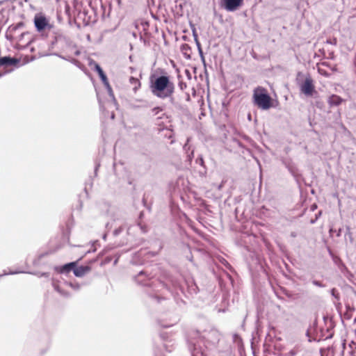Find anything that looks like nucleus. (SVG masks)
<instances>
[{
    "label": "nucleus",
    "instance_id": "de8ad7c7",
    "mask_svg": "<svg viewBox=\"0 0 356 356\" xmlns=\"http://www.w3.org/2000/svg\"><path fill=\"white\" fill-rule=\"evenodd\" d=\"M197 49H198V50H199V49H200V48H202V47H201V44H197Z\"/></svg>",
    "mask_w": 356,
    "mask_h": 356
},
{
    "label": "nucleus",
    "instance_id": "412c9836",
    "mask_svg": "<svg viewBox=\"0 0 356 356\" xmlns=\"http://www.w3.org/2000/svg\"><path fill=\"white\" fill-rule=\"evenodd\" d=\"M129 83L133 86V90L136 92L140 87V81L138 79L134 76L129 77Z\"/></svg>",
    "mask_w": 356,
    "mask_h": 356
},
{
    "label": "nucleus",
    "instance_id": "bb28decb",
    "mask_svg": "<svg viewBox=\"0 0 356 356\" xmlns=\"http://www.w3.org/2000/svg\"><path fill=\"white\" fill-rule=\"evenodd\" d=\"M178 86H179V89L183 91L186 88L187 85H186V83L184 82L183 81H179V83H178Z\"/></svg>",
    "mask_w": 356,
    "mask_h": 356
},
{
    "label": "nucleus",
    "instance_id": "a18cd8bd",
    "mask_svg": "<svg viewBox=\"0 0 356 356\" xmlns=\"http://www.w3.org/2000/svg\"><path fill=\"white\" fill-rule=\"evenodd\" d=\"M316 205H315V204L312 205V210H314V209H316Z\"/></svg>",
    "mask_w": 356,
    "mask_h": 356
},
{
    "label": "nucleus",
    "instance_id": "3c124183",
    "mask_svg": "<svg viewBox=\"0 0 356 356\" xmlns=\"http://www.w3.org/2000/svg\"><path fill=\"white\" fill-rule=\"evenodd\" d=\"M314 222H315V220H312L311 221V223H314Z\"/></svg>",
    "mask_w": 356,
    "mask_h": 356
},
{
    "label": "nucleus",
    "instance_id": "20e7f679",
    "mask_svg": "<svg viewBox=\"0 0 356 356\" xmlns=\"http://www.w3.org/2000/svg\"><path fill=\"white\" fill-rule=\"evenodd\" d=\"M57 42L59 43V51L65 55L78 56L81 54L77 45L69 37H60Z\"/></svg>",
    "mask_w": 356,
    "mask_h": 356
},
{
    "label": "nucleus",
    "instance_id": "f8f14e48",
    "mask_svg": "<svg viewBox=\"0 0 356 356\" xmlns=\"http://www.w3.org/2000/svg\"><path fill=\"white\" fill-rule=\"evenodd\" d=\"M90 270L91 267L90 266H80L77 267L76 264L73 273L76 277H81Z\"/></svg>",
    "mask_w": 356,
    "mask_h": 356
},
{
    "label": "nucleus",
    "instance_id": "7c9ffc66",
    "mask_svg": "<svg viewBox=\"0 0 356 356\" xmlns=\"http://www.w3.org/2000/svg\"><path fill=\"white\" fill-rule=\"evenodd\" d=\"M24 273V271H10L9 273H4L2 275H0V278L6 275H15L17 273Z\"/></svg>",
    "mask_w": 356,
    "mask_h": 356
},
{
    "label": "nucleus",
    "instance_id": "6ab92c4d",
    "mask_svg": "<svg viewBox=\"0 0 356 356\" xmlns=\"http://www.w3.org/2000/svg\"><path fill=\"white\" fill-rule=\"evenodd\" d=\"M303 350V348L301 345H296L293 349L289 351L287 353L288 356H296L300 353Z\"/></svg>",
    "mask_w": 356,
    "mask_h": 356
},
{
    "label": "nucleus",
    "instance_id": "ea45409f",
    "mask_svg": "<svg viewBox=\"0 0 356 356\" xmlns=\"http://www.w3.org/2000/svg\"><path fill=\"white\" fill-rule=\"evenodd\" d=\"M291 236L292 237H296L297 235H296V232H291Z\"/></svg>",
    "mask_w": 356,
    "mask_h": 356
},
{
    "label": "nucleus",
    "instance_id": "37998d69",
    "mask_svg": "<svg viewBox=\"0 0 356 356\" xmlns=\"http://www.w3.org/2000/svg\"><path fill=\"white\" fill-rule=\"evenodd\" d=\"M188 259L189 261H193V257L191 256V257H188Z\"/></svg>",
    "mask_w": 356,
    "mask_h": 356
},
{
    "label": "nucleus",
    "instance_id": "c03bdc74",
    "mask_svg": "<svg viewBox=\"0 0 356 356\" xmlns=\"http://www.w3.org/2000/svg\"><path fill=\"white\" fill-rule=\"evenodd\" d=\"M153 297H154V298L158 299V300L159 299V296H158V295L153 296Z\"/></svg>",
    "mask_w": 356,
    "mask_h": 356
},
{
    "label": "nucleus",
    "instance_id": "5701e85b",
    "mask_svg": "<svg viewBox=\"0 0 356 356\" xmlns=\"http://www.w3.org/2000/svg\"><path fill=\"white\" fill-rule=\"evenodd\" d=\"M321 356H334V350L332 348H329L327 350H321Z\"/></svg>",
    "mask_w": 356,
    "mask_h": 356
},
{
    "label": "nucleus",
    "instance_id": "79ce46f5",
    "mask_svg": "<svg viewBox=\"0 0 356 356\" xmlns=\"http://www.w3.org/2000/svg\"><path fill=\"white\" fill-rule=\"evenodd\" d=\"M98 167H99V165H97L95 166V174L97 173V171Z\"/></svg>",
    "mask_w": 356,
    "mask_h": 356
},
{
    "label": "nucleus",
    "instance_id": "72a5a7b5",
    "mask_svg": "<svg viewBox=\"0 0 356 356\" xmlns=\"http://www.w3.org/2000/svg\"><path fill=\"white\" fill-rule=\"evenodd\" d=\"M193 36H194V40L195 41L196 45L200 44V42H199L198 38H197V35L195 31H193Z\"/></svg>",
    "mask_w": 356,
    "mask_h": 356
},
{
    "label": "nucleus",
    "instance_id": "f03ea898",
    "mask_svg": "<svg viewBox=\"0 0 356 356\" xmlns=\"http://www.w3.org/2000/svg\"><path fill=\"white\" fill-rule=\"evenodd\" d=\"M154 275L149 273L147 269L141 270L136 276V281L142 286L151 288L154 291H159L165 285L161 280L156 279Z\"/></svg>",
    "mask_w": 356,
    "mask_h": 356
},
{
    "label": "nucleus",
    "instance_id": "c756f323",
    "mask_svg": "<svg viewBox=\"0 0 356 356\" xmlns=\"http://www.w3.org/2000/svg\"><path fill=\"white\" fill-rule=\"evenodd\" d=\"M312 284L318 287H324L325 286V285L321 282L318 281V280H313Z\"/></svg>",
    "mask_w": 356,
    "mask_h": 356
},
{
    "label": "nucleus",
    "instance_id": "58836bf2",
    "mask_svg": "<svg viewBox=\"0 0 356 356\" xmlns=\"http://www.w3.org/2000/svg\"><path fill=\"white\" fill-rule=\"evenodd\" d=\"M346 309H347V312H351L353 310V309L351 308L350 305H346Z\"/></svg>",
    "mask_w": 356,
    "mask_h": 356
},
{
    "label": "nucleus",
    "instance_id": "ddd939ff",
    "mask_svg": "<svg viewBox=\"0 0 356 356\" xmlns=\"http://www.w3.org/2000/svg\"><path fill=\"white\" fill-rule=\"evenodd\" d=\"M189 138H187L186 144L184 145L183 149L186 154V161L191 164L194 156V149L188 145Z\"/></svg>",
    "mask_w": 356,
    "mask_h": 356
},
{
    "label": "nucleus",
    "instance_id": "b1692460",
    "mask_svg": "<svg viewBox=\"0 0 356 356\" xmlns=\"http://www.w3.org/2000/svg\"><path fill=\"white\" fill-rule=\"evenodd\" d=\"M195 163L199 164L200 166L203 167V168L206 170V167L204 165V161L202 155H199L195 159Z\"/></svg>",
    "mask_w": 356,
    "mask_h": 356
},
{
    "label": "nucleus",
    "instance_id": "39448f33",
    "mask_svg": "<svg viewBox=\"0 0 356 356\" xmlns=\"http://www.w3.org/2000/svg\"><path fill=\"white\" fill-rule=\"evenodd\" d=\"M200 337L202 339L206 348H215L220 340L221 334L218 330L210 328L205 330L201 333Z\"/></svg>",
    "mask_w": 356,
    "mask_h": 356
},
{
    "label": "nucleus",
    "instance_id": "4468645a",
    "mask_svg": "<svg viewBox=\"0 0 356 356\" xmlns=\"http://www.w3.org/2000/svg\"><path fill=\"white\" fill-rule=\"evenodd\" d=\"M76 262H70L60 267H56V270L60 273H69L71 270L74 271V268L75 267Z\"/></svg>",
    "mask_w": 356,
    "mask_h": 356
},
{
    "label": "nucleus",
    "instance_id": "c9c22d12",
    "mask_svg": "<svg viewBox=\"0 0 356 356\" xmlns=\"http://www.w3.org/2000/svg\"><path fill=\"white\" fill-rule=\"evenodd\" d=\"M102 83H104V85L106 89H110L111 86L108 83V79H106V81H102Z\"/></svg>",
    "mask_w": 356,
    "mask_h": 356
},
{
    "label": "nucleus",
    "instance_id": "a211bd4d",
    "mask_svg": "<svg viewBox=\"0 0 356 356\" xmlns=\"http://www.w3.org/2000/svg\"><path fill=\"white\" fill-rule=\"evenodd\" d=\"M181 51L183 54L184 56L187 58H191V47L188 44H181L180 47Z\"/></svg>",
    "mask_w": 356,
    "mask_h": 356
},
{
    "label": "nucleus",
    "instance_id": "7ed1b4c3",
    "mask_svg": "<svg viewBox=\"0 0 356 356\" xmlns=\"http://www.w3.org/2000/svg\"><path fill=\"white\" fill-rule=\"evenodd\" d=\"M253 101L258 108L263 110H268L272 106L271 97L262 87H257L254 90Z\"/></svg>",
    "mask_w": 356,
    "mask_h": 356
},
{
    "label": "nucleus",
    "instance_id": "a878e982",
    "mask_svg": "<svg viewBox=\"0 0 356 356\" xmlns=\"http://www.w3.org/2000/svg\"><path fill=\"white\" fill-rule=\"evenodd\" d=\"M67 285H69L74 290H79L80 289V285L76 282H65Z\"/></svg>",
    "mask_w": 356,
    "mask_h": 356
},
{
    "label": "nucleus",
    "instance_id": "cd10ccee",
    "mask_svg": "<svg viewBox=\"0 0 356 356\" xmlns=\"http://www.w3.org/2000/svg\"><path fill=\"white\" fill-rule=\"evenodd\" d=\"M162 111V108L161 107H154L152 109V112L153 113L154 115H157L160 111Z\"/></svg>",
    "mask_w": 356,
    "mask_h": 356
},
{
    "label": "nucleus",
    "instance_id": "c85d7f7f",
    "mask_svg": "<svg viewBox=\"0 0 356 356\" xmlns=\"http://www.w3.org/2000/svg\"><path fill=\"white\" fill-rule=\"evenodd\" d=\"M124 228L122 227H120L118 229H115L113 232L114 236H118L122 231Z\"/></svg>",
    "mask_w": 356,
    "mask_h": 356
},
{
    "label": "nucleus",
    "instance_id": "f704fd0d",
    "mask_svg": "<svg viewBox=\"0 0 356 356\" xmlns=\"http://www.w3.org/2000/svg\"><path fill=\"white\" fill-rule=\"evenodd\" d=\"M39 277H49V273H40L38 274Z\"/></svg>",
    "mask_w": 356,
    "mask_h": 356
},
{
    "label": "nucleus",
    "instance_id": "2eb2a0df",
    "mask_svg": "<svg viewBox=\"0 0 356 356\" xmlns=\"http://www.w3.org/2000/svg\"><path fill=\"white\" fill-rule=\"evenodd\" d=\"M284 164L293 177L298 175V168L291 161H284Z\"/></svg>",
    "mask_w": 356,
    "mask_h": 356
},
{
    "label": "nucleus",
    "instance_id": "e433bc0d",
    "mask_svg": "<svg viewBox=\"0 0 356 356\" xmlns=\"http://www.w3.org/2000/svg\"><path fill=\"white\" fill-rule=\"evenodd\" d=\"M198 52H199V54H200L202 61L204 62V55H203V51H202V48H200V49L198 50Z\"/></svg>",
    "mask_w": 356,
    "mask_h": 356
},
{
    "label": "nucleus",
    "instance_id": "9b49d317",
    "mask_svg": "<svg viewBox=\"0 0 356 356\" xmlns=\"http://www.w3.org/2000/svg\"><path fill=\"white\" fill-rule=\"evenodd\" d=\"M19 63V60L15 58L10 56L0 57V66L8 67L16 65Z\"/></svg>",
    "mask_w": 356,
    "mask_h": 356
},
{
    "label": "nucleus",
    "instance_id": "864d4df0",
    "mask_svg": "<svg viewBox=\"0 0 356 356\" xmlns=\"http://www.w3.org/2000/svg\"><path fill=\"white\" fill-rule=\"evenodd\" d=\"M118 3H120V0H118Z\"/></svg>",
    "mask_w": 356,
    "mask_h": 356
},
{
    "label": "nucleus",
    "instance_id": "a19ab883",
    "mask_svg": "<svg viewBox=\"0 0 356 356\" xmlns=\"http://www.w3.org/2000/svg\"><path fill=\"white\" fill-rule=\"evenodd\" d=\"M172 324H173V323H172V324H168V325H162V326H163V327H170V326H171Z\"/></svg>",
    "mask_w": 356,
    "mask_h": 356
},
{
    "label": "nucleus",
    "instance_id": "423d86ee",
    "mask_svg": "<svg viewBox=\"0 0 356 356\" xmlns=\"http://www.w3.org/2000/svg\"><path fill=\"white\" fill-rule=\"evenodd\" d=\"M300 91L305 95L311 97L315 92V87L314 85L313 79L310 76L306 77L305 81L300 86Z\"/></svg>",
    "mask_w": 356,
    "mask_h": 356
},
{
    "label": "nucleus",
    "instance_id": "0eeeda50",
    "mask_svg": "<svg viewBox=\"0 0 356 356\" xmlns=\"http://www.w3.org/2000/svg\"><path fill=\"white\" fill-rule=\"evenodd\" d=\"M34 24L35 29L38 32L45 30L47 28L51 29V26L49 24L47 17L41 14H36L34 17Z\"/></svg>",
    "mask_w": 356,
    "mask_h": 356
},
{
    "label": "nucleus",
    "instance_id": "09e8293b",
    "mask_svg": "<svg viewBox=\"0 0 356 356\" xmlns=\"http://www.w3.org/2000/svg\"><path fill=\"white\" fill-rule=\"evenodd\" d=\"M143 215V212H140V218H142Z\"/></svg>",
    "mask_w": 356,
    "mask_h": 356
},
{
    "label": "nucleus",
    "instance_id": "dca6fc26",
    "mask_svg": "<svg viewBox=\"0 0 356 356\" xmlns=\"http://www.w3.org/2000/svg\"><path fill=\"white\" fill-rule=\"evenodd\" d=\"M60 37H65V35L63 34L57 33L54 36V38L50 41L49 44V51L53 50L54 49H57L59 50V43L58 42H57V40Z\"/></svg>",
    "mask_w": 356,
    "mask_h": 356
},
{
    "label": "nucleus",
    "instance_id": "aec40b11",
    "mask_svg": "<svg viewBox=\"0 0 356 356\" xmlns=\"http://www.w3.org/2000/svg\"><path fill=\"white\" fill-rule=\"evenodd\" d=\"M95 70L98 73L99 78L101 79L102 81H106L107 76L104 72L102 68L100 67L99 64H95Z\"/></svg>",
    "mask_w": 356,
    "mask_h": 356
},
{
    "label": "nucleus",
    "instance_id": "49530a36",
    "mask_svg": "<svg viewBox=\"0 0 356 356\" xmlns=\"http://www.w3.org/2000/svg\"><path fill=\"white\" fill-rule=\"evenodd\" d=\"M111 118L112 119H114V118H115V114H114L113 113L111 114Z\"/></svg>",
    "mask_w": 356,
    "mask_h": 356
},
{
    "label": "nucleus",
    "instance_id": "4be33fe9",
    "mask_svg": "<svg viewBox=\"0 0 356 356\" xmlns=\"http://www.w3.org/2000/svg\"><path fill=\"white\" fill-rule=\"evenodd\" d=\"M52 286L54 287V289L58 292L59 293L60 295L63 296H66L67 297L69 296V293H66L64 291H63L58 284L56 282V281L54 280V279H52Z\"/></svg>",
    "mask_w": 356,
    "mask_h": 356
},
{
    "label": "nucleus",
    "instance_id": "f257e3e1",
    "mask_svg": "<svg viewBox=\"0 0 356 356\" xmlns=\"http://www.w3.org/2000/svg\"><path fill=\"white\" fill-rule=\"evenodd\" d=\"M150 90L152 94L161 99L171 97L175 92V84L170 81L169 76L152 75L150 77Z\"/></svg>",
    "mask_w": 356,
    "mask_h": 356
},
{
    "label": "nucleus",
    "instance_id": "603ef678",
    "mask_svg": "<svg viewBox=\"0 0 356 356\" xmlns=\"http://www.w3.org/2000/svg\"><path fill=\"white\" fill-rule=\"evenodd\" d=\"M334 304L335 305H337V302H336V301H334Z\"/></svg>",
    "mask_w": 356,
    "mask_h": 356
},
{
    "label": "nucleus",
    "instance_id": "2f4dec72",
    "mask_svg": "<svg viewBox=\"0 0 356 356\" xmlns=\"http://www.w3.org/2000/svg\"><path fill=\"white\" fill-rule=\"evenodd\" d=\"M138 225L140 227L143 233H146L147 232V227L145 225H142L140 222H138Z\"/></svg>",
    "mask_w": 356,
    "mask_h": 356
},
{
    "label": "nucleus",
    "instance_id": "9d476101",
    "mask_svg": "<svg viewBox=\"0 0 356 356\" xmlns=\"http://www.w3.org/2000/svg\"><path fill=\"white\" fill-rule=\"evenodd\" d=\"M47 55L56 56L65 60H67V61L70 62L71 63H72L73 65H76L78 67H80L81 65V63L80 61H79L76 58H72V56H70V55H63L60 53H58V52L49 53V54H47Z\"/></svg>",
    "mask_w": 356,
    "mask_h": 356
},
{
    "label": "nucleus",
    "instance_id": "1a4fd4ad",
    "mask_svg": "<svg viewBox=\"0 0 356 356\" xmlns=\"http://www.w3.org/2000/svg\"><path fill=\"white\" fill-rule=\"evenodd\" d=\"M185 287L187 291V293L190 296L197 294L199 291L197 284L194 282L193 280H188L185 282V286L182 287L183 291L185 290ZM183 293L185 292L183 291Z\"/></svg>",
    "mask_w": 356,
    "mask_h": 356
},
{
    "label": "nucleus",
    "instance_id": "4c0bfd02",
    "mask_svg": "<svg viewBox=\"0 0 356 356\" xmlns=\"http://www.w3.org/2000/svg\"><path fill=\"white\" fill-rule=\"evenodd\" d=\"M107 91L108 92L109 96L114 98V95H113V90H112L111 87H110V89H107Z\"/></svg>",
    "mask_w": 356,
    "mask_h": 356
},
{
    "label": "nucleus",
    "instance_id": "8fccbe9b",
    "mask_svg": "<svg viewBox=\"0 0 356 356\" xmlns=\"http://www.w3.org/2000/svg\"><path fill=\"white\" fill-rule=\"evenodd\" d=\"M106 234H104V236H103V238H104V239H106Z\"/></svg>",
    "mask_w": 356,
    "mask_h": 356
},
{
    "label": "nucleus",
    "instance_id": "473e14b6",
    "mask_svg": "<svg viewBox=\"0 0 356 356\" xmlns=\"http://www.w3.org/2000/svg\"><path fill=\"white\" fill-rule=\"evenodd\" d=\"M337 42V41L336 38L328 39L326 40V43L333 44V45H336Z\"/></svg>",
    "mask_w": 356,
    "mask_h": 356
},
{
    "label": "nucleus",
    "instance_id": "6e6552de",
    "mask_svg": "<svg viewBox=\"0 0 356 356\" xmlns=\"http://www.w3.org/2000/svg\"><path fill=\"white\" fill-rule=\"evenodd\" d=\"M243 0H221V6L228 12H234L240 8Z\"/></svg>",
    "mask_w": 356,
    "mask_h": 356
},
{
    "label": "nucleus",
    "instance_id": "393cba45",
    "mask_svg": "<svg viewBox=\"0 0 356 356\" xmlns=\"http://www.w3.org/2000/svg\"><path fill=\"white\" fill-rule=\"evenodd\" d=\"M330 293H331V295L337 300L339 301V299H340V295H339V293L338 292V291L335 289V288H333L331 289L330 291Z\"/></svg>",
    "mask_w": 356,
    "mask_h": 356
},
{
    "label": "nucleus",
    "instance_id": "f3484780",
    "mask_svg": "<svg viewBox=\"0 0 356 356\" xmlns=\"http://www.w3.org/2000/svg\"><path fill=\"white\" fill-rule=\"evenodd\" d=\"M342 98L337 95H332L329 97L328 103L332 106H339L342 102Z\"/></svg>",
    "mask_w": 356,
    "mask_h": 356
}]
</instances>
